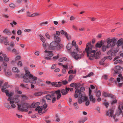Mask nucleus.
Wrapping results in <instances>:
<instances>
[{"mask_svg":"<svg viewBox=\"0 0 123 123\" xmlns=\"http://www.w3.org/2000/svg\"><path fill=\"white\" fill-rule=\"evenodd\" d=\"M25 75L23 74L21 75V76L23 77V81L25 83L29 82L31 84V88L32 89L34 88V84L36 83V80L37 79V77L34 76L30 73L29 71L26 69H25Z\"/></svg>","mask_w":123,"mask_h":123,"instance_id":"nucleus-1","label":"nucleus"},{"mask_svg":"<svg viewBox=\"0 0 123 123\" xmlns=\"http://www.w3.org/2000/svg\"><path fill=\"white\" fill-rule=\"evenodd\" d=\"M93 46L91 44V42H89L88 44L86 45L85 49L87 53V55L90 59L93 60L94 59H97L99 58V55L101 54L100 51L95 53V50L93 49Z\"/></svg>","mask_w":123,"mask_h":123,"instance_id":"nucleus-2","label":"nucleus"},{"mask_svg":"<svg viewBox=\"0 0 123 123\" xmlns=\"http://www.w3.org/2000/svg\"><path fill=\"white\" fill-rule=\"evenodd\" d=\"M40 103L39 102H37L36 103H33L30 106L31 108H35L37 107L35 109L36 111H37L40 114H43L45 112L47 111V109H46L47 107V104H45L43 106H38L39 105Z\"/></svg>","mask_w":123,"mask_h":123,"instance_id":"nucleus-3","label":"nucleus"},{"mask_svg":"<svg viewBox=\"0 0 123 123\" xmlns=\"http://www.w3.org/2000/svg\"><path fill=\"white\" fill-rule=\"evenodd\" d=\"M117 40L115 38H113L112 39L108 38L106 40L107 43V45L106 46L104 45L102 47V50L103 51H105L106 49L109 48L110 47L111 48L113 47L116 45Z\"/></svg>","mask_w":123,"mask_h":123,"instance_id":"nucleus-4","label":"nucleus"},{"mask_svg":"<svg viewBox=\"0 0 123 123\" xmlns=\"http://www.w3.org/2000/svg\"><path fill=\"white\" fill-rule=\"evenodd\" d=\"M74 49L73 51L71 52V55L75 60L80 59L83 57L82 51L79 50L78 46L77 45L74 46Z\"/></svg>","mask_w":123,"mask_h":123,"instance_id":"nucleus-5","label":"nucleus"},{"mask_svg":"<svg viewBox=\"0 0 123 123\" xmlns=\"http://www.w3.org/2000/svg\"><path fill=\"white\" fill-rule=\"evenodd\" d=\"M85 90L84 87H82L80 88V90H78L79 94L78 95V102L79 104L82 103L84 101L87 100L88 99L87 97L86 96L85 94L83 92H82Z\"/></svg>","mask_w":123,"mask_h":123,"instance_id":"nucleus-6","label":"nucleus"},{"mask_svg":"<svg viewBox=\"0 0 123 123\" xmlns=\"http://www.w3.org/2000/svg\"><path fill=\"white\" fill-rule=\"evenodd\" d=\"M18 110L21 111H27V110L30 107V105L28 103H24L22 104V107L18 104H17Z\"/></svg>","mask_w":123,"mask_h":123,"instance_id":"nucleus-7","label":"nucleus"},{"mask_svg":"<svg viewBox=\"0 0 123 123\" xmlns=\"http://www.w3.org/2000/svg\"><path fill=\"white\" fill-rule=\"evenodd\" d=\"M122 110H123V102L121 103L119 105L118 109L117 111L116 112V115L117 116H119L121 118L123 117Z\"/></svg>","mask_w":123,"mask_h":123,"instance_id":"nucleus-8","label":"nucleus"},{"mask_svg":"<svg viewBox=\"0 0 123 123\" xmlns=\"http://www.w3.org/2000/svg\"><path fill=\"white\" fill-rule=\"evenodd\" d=\"M9 86L8 85L7 83L5 82L4 85L2 86V88L1 89V91L2 92H5L7 96H12L13 94L12 92H11L10 93H9L8 91L7 90H5V89L7 88Z\"/></svg>","mask_w":123,"mask_h":123,"instance_id":"nucleus-9","label":"nucleus"},{"mask_svg":"<svg viewBox=\"0 0 123 123\" xmlns=\"http://www.w3.org/2000/svg\"><path fill=\"white\" fill-rule=\"evenodd\" d=\"M119 78H117V80L115 81V83L117 86L119 87H122L123 85V83H120L121 80L122 81L123 80V76H122L121 74L118 75Z\"/></svg>","mask_w":123,"mask_h":123,"instance_id":"nucleus-10","label":"nucleus"},{"mask_svg":"<svg viewBox=\"0 0 123 123\" xmlns=\"http://www.w3.org/2000/svg\"><path fill=\"white\" fill-rule=\"evenodd\" d=\"M7 64L6 63L3 61V63L1 64V66L4 68V71L6 75H11V72L9 69H8L6 72V69L7 68Z\"/></svg>","mask_w":123,"mask_h":123,"instance_id":"nucleus-11","label":"nucleus"},{"mask_svg":"<svg viewBox=\"0 0 123 123\" xmlns=\"http://www.w3.org/2000/svg\"><path fill=\"white\" fill-rule=\"evenodd\" d=\"M44 52L45 53L44 59L47 60H50L51 57L53 55V54L52 53V51L45 50Z\"/></svg>","mask_w":123,"mask_h":123,"instance_id":"nucleus-12","label":"nucleus"},{"mask_svg":"<svg viewBox=\"0 0 123 123\" xmlns=\"http://www.w3.org/2000/svg\"><path fill=\"white\" fill-rule=\"evenodd\" d=\"M114 110L112 109L107 111L106 112V115L107 116L112 117L114 119H115L116 117V115H113L114 112Z\"/></svg>","mask_w":123,"mask_h":123,"instance_id":"nucleus-13","label":"nucleus"},{"mask_svg":"<svg viewBox=\"0 0 123 123\" xmlns=\"http://www.w3.org/2000/svg\"><path fill=\"white\" fill-rule=\"evenodd\" d=\"M50 94L52 97L53 96H55V93L57 95V96L56 99H59L61 96V93H60V91L59 90H58L55 91V92L54 91H52L50 92H49Z\"/></svg>","mask_w":123,"mask_h":123,"instance_id":"nucleus-14","label":"nucleus"},{"mask_svg":"<svg viewBox=\"0 0 123 123\" xmlns=\"http://www.w3.org/2000/svg\"><path fill=\"white\" fill-rule=\"evenodd\" d=\"M58 43L55 41H54L51 43L49 45V49H50L53 50L56 49L58 45Z\"/></svg>","mask_w":123,"mask_h":123,"instance_id":"nucleus-15","label":"nucleus"},{"mask_svg":"<svg viewBox=\"0 0 123 123\" xmlns=\"http://www.w3.org/2000/svg\"><path fill=\"white\" fill-rule=\"evenodd\" d=\"M12 96H9L8 98L7 99V101H10V103L11 105V108H14L16 107V104H15L14 101L13 100L11 99V97Z\"/></svg>","mask_w":123,"mask_h":123,"instance_id":"nucleus-16","label":"nucleus"},{"mask_svg":"<svg viewBox=\"0 0 123 123\" xmlns=\"http://www.w3.org/2000/svg\"><path fill=\"white\" fill-rule=\"evenodd\" d=\"M92 91L91 90L90 88H89V98L90 99V101L92 102L93 103L95 102L96 100L94 98H93V95L92 94Z\"/></svg>","mask_w":123,"mask_h":123,"instance_id":"nucleus-17","label":"nucleus"},{"mask_svg":"<svg viewBox=\"0 0 123 123\" xmlns=\"http://www.w3.org/2000/svg\"><path fill=\"white\" fill-rule=\"evenodd\" d=\"M122 68L121 67L119 66H117L116 67L115 69L114 70V73H113V74L114 75L116 74H118L120 72V70Z\"/></svg>","mask_w":123,"mask_h":123,"instance_id":"nucleus-18","label":"nucleus"},{"mask_svg":"<svg viewBox=\"0 0 123 123\" xmlns=\"http://www.w3.org/2000/svg\"><path fill=\"white\" fill-rule=\"evenodd\" d=\"M19 96V95H16L15 96V98L13 99H12L11 98V99L13 100L14 103H18L20 101V100L18 98Z\"/></svg>","mask_w":123,"mask_h":123,"instance_id":"nucleus-19","label":"nucleus"},{"mask_svg":"<svg viewBox=\"0 0 123 123\" xmlns=\"http://www.w3.org/2000/svg\"><path fill=\"white\" fill-rule=\"evenodd\" d=\"M117 45L120 46L121 45L123 44V39L121 38L118 40L117 42L116 43Z\"/></svg>","mask_w":123,"mask_h":123,"instance_id":"nucleus-20","label":"nucleus"},{"mask_svg":"<svg viewBox=\"0 0 123 123\" xmlns=\"http://www.w3.org/2000/svg\"><path fill=\"white\" fill-rule=\"evenodd\" d=\"M67 49L70 51L71 52V50H73V49L72 48V44L71 43H69L67 46Z\"/></svg>","mask_w":123,"mask_h":123,"instance_id":"nucleus-21","label":"nucleus"},{"mask_svg":"<svg viewBox=\"0 0 123 123\" xmlns=\"http://www.w3.org/2000/svg\"><path fill=\"white\" fill-rule=\"evenodd\" d=\"M4 33L8 35H11L12 33L11 31L7 29H5L3 31Z\"/></svg>","mask_w":123,"mask_h":123,"instance_id":"nucleus-22","label":"nucleus"},{"mask_svg":"<svg viewBox=\"0 0 123 123\" xmlns=\"http://www.w3.org/2000/svg\"><path fill=\"white\" fill-rule=\"evenodd\" d=\"M60 33L62 34H64L65 36L66 37L67 39L68 40L70 38V36H68L67 33L66 32H65L63 30H62L61 31Z\"/></svg>","mask_w":123,"mask_h":123,"instance_id":"nucleus-23","label":"nucleus"},{"mask_svg":"<svg viewBox=\"0 0 123 123\" xmlns=\"http://www.w3.org/2000/svg\"><path fill=\"white\" fill-rule=\"evenodd\" d=\"M54 38L55 41L58 43L60 42L61 41L60 38L55 35H54Z\"/></svg>","mask_w":123,"mask_h":123,"instance_id":"nucleus-24","label":"nucleus"},{"mask_svg":"<svg viewBox=\"0 0 123 123\" xmlns=\"http://www.w3.org/2000/svg\"><path fill=\"white\" fill-rule=\"evenodd\" d=\"M2 38H3V42H4L5 44L6 45H9V43L7 41V38L6 37H2Z\"/></svg>","mask_w":123,"mask_h":123,"instance_id":"nucleus-25","label":"nucleus"},{"mask_svg":"<svg viewBox=\"0 0 123 123\" xmlns=\"http://www.w3.org/2000/svg\"><path fill=\"white\" fill-rule=\"evenodd\" d=\"M103 44V42L102 41H101L99 43H98L96 45V47L100 48L102 46Z\"/></svg>","mask_w":123,"mask_h":123,"instance_id":"nucleus-26","label":"nucleus"},{"mask_svg":"<svg viewBox=\"0 0 123 123\" xmlns=\"http://www.w3.org/2000/svg\"><path fill=\"white\" fill-rule=\"evenodd\" d=\"M118 59L117 57H116L114 59V61H115L114 63L115 64H117L118 63L121 62L122 61L121 60H117Z\"/></svg>","mask_w":123,"mask_h":123,"instance_id":"nucleus-27","label":"nucleus"},{"mask_svg":"<svg viewBox=\"0 0 123 123\" xmlns=\"http://www.w3.org/2000/svg\"><path fill=\"white\" fill-rule=\"evenodd\" d=\"M3 57L4 58V60L6 62H8L9 61V58L7 55H5L3 54L2 55Z\"/></svg>","mask_w":123,"mask_h":123,"instance_id":"nucleus-28","label":"nucleus"},{"mask_svg":"<svg viewBox=\"0 0 123 123\" xmlns=\"http://www.w3.org/2000/svg\"><path fill=\"white\" fill-rule=\"evenodd\" d=\"M49 45L47 43H43V46L45 49L48 48L49 49Z\"/></svg>","mask_w":123,"mask_h":123,"instance_id":"nucleus-29","label":"nucleus"},{"mask_svg":"<svg viewBox=\"0 0 123 123\" xmlns=\"http://www.w3.org/2000/svg\"><path fill=\"white\" fill-rule=\"evenodd\" d=\"M40 39L42 42L43 43L45 42V38L41 35H39Z\"/></svg>","mask_w":123,"mask_h":123,"instance_id":"nucleus-30","label":"nucleus"},{"mask_svg":"<svg viewBox=\"0 0 123 123\" xmlns=\"http://www.w3.org/2000/svg\"><path fill=\"white\" fill-rule=\"evenodd\" d=\"M60 92L63 95H64L66 94L68 92V91H66L64 89H62V90L61 91H60Z\"/></svg>","mask_w":123,"mask_h":123,"instance_id":"nucleus-31","label":"nucleus"},{"mask_svg":"<svg viewBox=\"0 0 123 123\" xmlns=\"http://www.w3.org/2000/svg\"><path fill=\"white\" fill-rule=\"evenodd\" d=\"M41 15V14L38 13H34L31 15V16L32 17H34L37 16H38Z\"/></svg>","mask_w":123,"mask_h":123,"instance_id":"nucleus-32","label":"nucleus"},{"mask_svg":"<svg viewBox=\"0 0 123 123\" xmlns=\"http://www.w3.org/2000/svg\"><path fill=\"white\" fill-rule=\"evenodd\" d=\"M51 95L50 94H48L46 96V98L47 100H50L52 98Z\"/></svg>","mask_w":123,"mask_h":123,"instance_id":"nucleus-33","label":"nucleus"},{"mask_svg":"<svg viewBox=\"0 0 123 123\" xmlns=\"http://www.w3.org/2000/svg\"><path fill=\"white\" fill-rule=\"evenodd\" d=\"M12 70L13 71L17 73L19 72H20L19 70H18V68L16 67L13 68H12Z\"/></svg>","mask_w":123,"mask_h":123,"instance_id":"nucleus-34","label":"nucleus"},{"mask_svg":"<svg viewBox=\"0 0 123 123\" xmlns=\"http://www.w3.org/2000/svg\"><path fill=\"white\" fill-rule=\"evenodd\" d=\"M75 94L74 95V97L77 98L78 97V93L79 94V91L78 89H76L75 91Z\"/></svg>","mask_w":123,"mask_h":123,"instance_id":"nucleus-35","label":"nucleus"},{"mask_svg":"<svg viewBox=\"0 0 123 123\" xmlns=\"http://www.w3.org/2000/svg\"><path fill=\"white\" fill-rule=\"evenodd\" d=\"M70 86L73 87H75L76 90V89H77V84L75 83H73L71 84H70Z\"/></svg>","mask_w":123,"mask_h":123,"instance_id":"nucleus-36","label":"nucleus"},{"mask_svg":"<svg viewBox=\"0 0 123 123\" xmlns=\"http://www.w3.org/2000/svg\"><path fill=\"white\" fill-rule=\"evenodd\" d=\"M67 59L65 57H62L59 59V61L60 62H62L65 61L67 60Z\"/></svg>","mask_w":123,"mask_h":123,"instance_id":"nucleus-37","label":"nucleus"},{"mask_svg":"<svg viewBox=\"0 0 123 123\" xmlns=\"http://www.w3.org/2000/svg\"><path fill=\"white\" fill-rule=\"evenodd\" d=\"M4 105L8 109H9L11 108V106L8 103H5L4 104Z\"/></svg>","mask_w":123,"mask_h":123,"instance_id":"nucleus-38","label":"nucleus"},{"mask_svg":"<svg viewBox=\"0 0 123 123\" xmlns=\"http://www.w3.org/2000/svg\"><path fill=\"white\" fill-rule=\"evenodd\" d=\"M57 86H56V87H59L61 86L62 85V83L61 82H57Z\"/></svg>","mask_w":123,"mask_h":123,"instance_id":"nucleus-39","label":"nucleus"},{"mask_svg":"<svg viewBox=\"0 0 123 123\" xmlns=\"http://www.w3.org/2000/svg\"><path fill=\"white\" fill-rule=\"evenodd\" d=\"M87 118H85L84 119H81L79 120V123H83L87 120Z\"/></svg>","mask_w":123,"mask_h":123,"instance_id":"nucleus-40","label":"nucleus"},{"mask_svg":"<svg viewBox=\"0 0 123 123\" xmlns=\"http://www.w3.org/2000/svg\"><path fill=\"white\" fill-rule=\"evenodd\" d=\"M22 99L23 100H26L28 99V97L25 95H22Z\"/></svg>","mask_w":123,"mask_h":123,"instance_id":"nucleus-41","label":"nucleus"},{"mask_svg":"<svg viewBox=\"0 0 123 123\" xmlns=\"http://www.w3.org/2000/svg\"><path fill=\"white\" fill-rule=\"evenodd\" d=\"M120 47V46H118V45H117L116 47H115L114 48V50L116 52H117L119 49Z\"/></svg>","mask_w":123,"mask_h":123,"instance_id":"nucleus-42","label":"nucleus"},{"mask_svg":"<svg viewBox=\"0 0 123 123\" xmlns=\"http://www.w3.org/2000/svg\"><path fill=\"white\" fill-rule=\"evenodd\" d=\"M74 77V76L73 75L71 74L70 75L69 77L68 81L69 82Z\"/></svg>","mask_w":123,"mask_h":123,"instance_id":"nucleus-43","label":"nucleus"},{"mask_svg":"<svg viewBox=\"0 0 123 123\" xmlns=\"http://www.w3.org/2000/svg\"><path fill=\"white\" fill-rule=\"evenodd\" d=\"M59 55L58 54L56 56L53 57V58L54 59V61H55L56 59H58L59 58Z\"/></svg>","mask_w":123,"mask_h":123,"instance_id":"nucleus-44","label":"nucleus"},{"mask_svg":"<svg viewBox=\"0 0 123 123\" xmlns=\"http://www.w3.org/2000/svg\"><path fill=\"white\" fill-rule=\"evenodd\" d=\"M72 48L73 49V50L74 49V47L76 45H77L78 46V45L76 44L75 41H72Z\"/></svg>","mask_w":123,"mask_h":123,"instance_id":"nucleus-45","label":"nucleus"},{"mask_svg":"<svg viewBox=\"0 0 123 123\" xmlns=\"http://www.w3.org/2000/svg\"><path fill=\"white\" fill-rule=\"evenodd\" d=\"M14 25H16L17 23L16 22L14 21H13L12 22H11L10 23V24L11 25L12 27H13V24Z\"/></svg>","mask_w":123,"mask_h":123,"instance_id":"nucleus-46","label":"nucleus"},{"mask_svg":"<svg viewBox=\"0 0 123 123\" xmlns=\"http://www.w3.org/2000/svg\"><path fill=\"white\" fill-rule=\"evenodd\" d=\"M42 92H38L35 93L34 94L35 96H39L42 95Z\"/></svg>","mask_w":123,"mask_h":123,"instance_id":"nucleus-47","label":"nucleus"},{"mask_svg":"<svg viewBox=\"0 0 123 123\" xmlns=\"http://www.w3.org/2000/svg\"><path fill=\"white\" fill-rule=\"evenodd\" d=\"M101 95V92L100 91H98L96 93V96L97 97H99Z\"/></svg>","mask_w":123,"mask_h":123,"instance_id":"nucleus-48","label":"nucleus"},{"mask_svg":"<svg viewBox=\"0 0 123 123\" xmlns=\"http://www.w3.org/2000/svg\"><path fill=\"white\" fill-rule=\"evenodd\" d=\"M73 105L74 106V108H75V109H78L79 108L78 106V104L77 103H74L73 104Z\"/></svg>","mask_w":123,"mask_h":123,"instance_id":"nucleus-49","label":"nucleus"},{"mask_svg":"<svg viewBox=\"0 0 123 123\" xmlns=\"http://www.w3.org/2000/svg\"><path fill=\"white\" fill-rule=\"evenodd\" d=\"M93 73L92 72H91L90 73H89V74L88 75H86V76H84V78H86L88 77H90L91 76H92V75H93Z\"/></svg>","mask_w":123,"mask_h":123,"instance_id":"nucleus-50","label":"nucleus"},{"mask_svg":"<svg viewBox=\"0 0 123 123\" xmlns=\"http://www.w3.org/2000/svg\"><path fill=\"white\" fill-rule=\"evenodd\" d=\"M57 82H51V85L52 86H54L56 87V86H57Z\"/></svg>","mask_w":123,"mask_h":123,"instance_id":"nucleus-51","label":"nucleus"},{"mask_svg":"<svg viewBox=\"0 0 123 123\" xmlns=\"http://www.w3.org/2000/svg\"><path fill=\"white\" fill-rule=\"evenodd\" d=\"M20 86H21L22 88H27L28 89L29 88H27V86L26 85H25L24 84L22 83L20 85Z\"/></svg>","mask_w":123,"mask_h":123,"instance_id":"nucleus-52","label":"nucleus"},{"mask_svg":"<svg viewBox=\"0 0 123 123\" xmlns=\"http://www.w3.org/2000/svg\"><path fill=\"white\" fill-rule=\"evenodd\" d=\"M45 35L46 37L48 39L50 38V37L48 33H46L45 34Z\"/></svg>","mask_w":123,"mask_h":123,"instance_id":"nucleus-53","label":"nucleus"},{"mask_svg":"<svg viewBox=\"0 0 123 123\" xmlns=\"http://www.w3.org/2000/svg\"><path fill=\"white\" fill-rule=\"evenodd\" d=\"M18 65L19 67H21L22 65V64L21 62L20 61H19L18 63Z\"/></svg>","mask_w":123,"mask_h":123,"instance_id":"nucleus-54","label":"nucleus"},{"mask_svg":"<svg viewBox=\"0 0 123 123\" xmlns=\"http://www.w3.org/2000/svg\"><path fill=\"white\" fill-rule=\"evenodd\" d=\"M56 120L58 122L59 121L60 119L58 117V115L57 114H56L55 116Z\"/></svg>","mask_w":123,"mask_h":123,"instance_id":"nucleus-55","label":"nucleus"},{"mask_svg":"<svg viewBox=\"0 0 123 123\" xmlns=\"http://www.w3.org/2000/svg\"><path fill=\"white\" fill-rule=\"evenodd\" d=\"M89 18H91V20L92 21H95L96 19V18L93 17H90Z\"/></svg>","mask_w":123,"mask_h":123,"instance_id":"nucleus-56","label":"nucleus"},{"mask_svg":"<svg viewBox=\"0 0 123 123\" xmlns=\"http://www.w3.org/2000/svg\"><path fill=\"white\" fill-rule=\"evenodd\" d=\"M87 100H88V99ZM86 101V102L85 103V105L86 106H88L90 102L89 100H87ZM85 102H86V101Z\"/></svg>","mask_w":123,"mask_h":123,"instance_id":"nucleus-57","label":"nucleus"},{"mask_svg":"<svg viewBox=\"0 0 123 123\" xmlns=\"http://www.w3.org/2000/svg\"><path fill=\"white\" fill-rule=\"evenodd\" d=\"M117 52L114 50V51L111 52V55L112 56H114L116 55V54Z\"/></svg>","mask_w":123,"mask_h":123,"instance_id":"nucleus-58","label":"nucleus"},{"mask_svg":"<svg viewBox=\"0 0 123 123\" xmlns=\"http://www.w3.org/2000/svg\"><path fill=\"white\" fill-rule=\"evenodd\" d=\"M62 83V84H63V85H65L67 84L68 83V82L66 80H64L62 81L61 82Z\"/></svg>","mask_w":123,"mask_h":123,"instance_id":"nucleus-59","label":"nucleus"},{"mask_svg":"<svg viewBox=\"0 0 123 123\" xmlns=\"http://www.w3.org/2000/svg\"><path fill=\"white\" fill-rule=\"evenodd\" d=\"M21 58V57L20 56H17L16 58H15V60L16 61H17L19 60Z\"/></svg>","mask_w":123,"mask_h":123,"instance_id":"nucleus-60","label":"nucleus"},{"mask_svg":"<svg viewBox=\"0 0 123 123\" xmlns=\"http://www.w3.org/2000/svg\"><path fill=\"white\" fill-rule=\"evenodd\" d=\"M75 18L73 16H71L70 18V21L74 20Z\"/></svg>","mask_w":123,"mask_h":123,"instance_id":"nucleus-61","label":"nucleus"},{"mask_svg":"<svg viewBox=\"0 0 123 123\" xmlns=\"http://www.w3.org/2000/svg\"><path fill=\"white\" fill-rule=\"evenodd\" d=\"M17 34L19 35H20L21 34L22 32L20 30H18L17 32Z\"/></svg>","mask_w":123,"mask_h":123,"instance_id":"nucleus-62","label":"nucleus"},{"mask_svg":"<svg viewBox=\"0 0 123 123\" xmlns=\"http://www.w3.org/2000/svg\"><path fill=\"white\" fill-rule=\"evenodd\" d=\"M26 15L28 17H30L31 16V15H30V13L29 11H27L26 12Z\"/></svg>","mask_w":123,"mask_h":123,"instance_id":"nucleus-63","label":"nucleus"},{"mask_svg":"<svg viewBox=\"0 0 123 123\" xmlns=\"http://www.w3.org/2000/svg\"><path fill=\"white\" fill-rule=\"evenodd\" d=\"M10 6L11 8H14L15 7V5L13 3H11L9 5Z\"/></svg>","mask_w":123,"mask_h":123,"instance_id":"nucleus-64","label":"nucleus"}]
</instances>
